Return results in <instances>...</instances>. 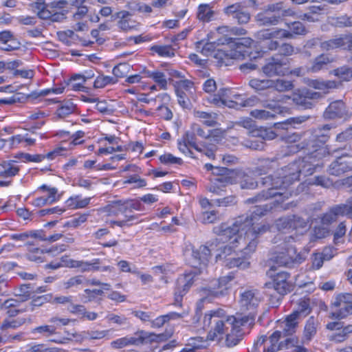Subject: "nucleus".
I'll list each match as a JSON object with an SVG mask.
<instances>
[{
  "label": "nucleus",
  "instance_id": "obj_61",
  "mask_svg": "<svg viewBox=\"0 0 352 352\" xmlns=\"http://www.w3.org/2000/svg\"><path fill=\"white\" fill-rule=\"evenodd\" d=\"M83 280L84 278L82 276H76L70 278L67 281L65 282L64 287L65 289H69L82 284Z\"/></svg>",
  "mask_w": 352,
  "mask_h": 352
},
{
  "label": "nucleus",
  "instance_id": "obj_10",
  "mask_svg": "<svg viewBox=\"0 0 352 352\" xmlns=\"http://www.w3.org/2000/svg\"><path fill=\"white\" fill-rule=\"evenodd\" d=\"M351 116L345 104L341 100H336L329 104L324 112V117L327 119L346 120Z\"/></svg>",
  "mask_w": 352,
  "mask_h": 352
},
{
  "label": "nucleus",
  "instance_id": "obj_59",
  "mask_svg": "<svg viewBox=\"0 0 352 352\" xmlns=\"http://www.w3.org/2000/svg\"><path fill=\"white\" fill-rule=\"evenodd\" d=\"M334 25L339 28L351 27L352 18L347 16H342L335 19Z\"/></svg>",
  "mask_w": 352,
  "mask_h": 352
},
{
  "label": "nucleus",
  "instance_id": "obj_60",
  "mask_svg": "<svg viewBox=\"0 0 352 352\" xmlns=\"http://www.w3.org/2000/svg\"><path fill=\"white\" fill-rule=\"evenodd\" d=\"M237 246H233L232 244H228L221 248V252L217 255V258L219 260H224L228 256H230L232 252V249Z\"/></svg>",
  "mask_w": 352,
  "mask_h": 352
},
{
  "label": "nucleus",
  "instance_id": "obj_1",
  "mask_svg": "<svg viewBox=\"0 0 352 352\" xmlns=\"http://www.w3.org/2000/svg\"><path fill=\"white\" fill-rule=\"evenodd\" d=\"M252 216L238 217L231 226L221 224L213 228V232L219 236L218 240L223 243H229L233 246H243L244 254L254 252L257 246L258 235L270 230V226L264 224L254 226Z\"/></svg>",
  "mask_w": 352,
  "mask_h": 352
},
{
  "label": "nucleus",
  "instance_id": "obj_15",
  "mask_svg": "<svg viewBox=\"0 0 352 352\" xmlns=\"http://www.w3.org/2000/svg\"><path fill=\"white\" fill-rule=\"evenodd\" d=\"M241 95H234L233 98L234 100H233L223 97L221 98L219 94H217L212 97L211 102L217 105H219V103H221L222 104L228 106L231 108H237L239 106H250L256 100V98H251L243 101L241 100Z\"/></svg>",
  "mask_w": 352,
  "mask_h": 352
},
{
  "label": "nucleus",
  "instance_id": "obj_26",
  "mask_svg": "<svg viewBox=\"0 0 352 352\" xmlns=\"http://www.w3.org/2000/svg\"><path fill=\"white\" fill-rule=\"evenodd\" d=\"M272 80L269 78H252L249 81V85L256 92L261 94L264 91H272Z\"/></svg>",
  "mask_w": 352,
  "mask_h": 352
},
{
  "label": "nucleus",
  "instance_id": "obj_2",
  "mask_svg": "<svg viewBox=\"0 0 352 352\" xmlns=\"http://www.w3.org/2000/svg\"><path fill=\"white\" fill-rule=\"evenodd\" d=\"M294 164L285 167L284 174L282 177H277L275 179L272 175L261 178L260 184L261 186L267 187V191H262L253 198L248 199L246 202L248 204H254L257 201L267 199L270 197H280L283 199H277V202L283 201L285 199H288L291 196V193L288 192L277 191L282 190L289 186L293 182L299 179L300 171L296 170L295 172H288V170H294Z\"/></svg>",
  "mask_w": 352,
  "mask_h": 352
},
{
  "label": "nucleus",
  "instance_id": "obj_41",
  "mask_svg": "<svg viewBox=\"0 0 352 352\" xmlns=\"http://www.w3.org/2000/svg\"><path fill=\"white\" fill-rule=\"evenodd\" d=\"M351 333H352V325H347L344 328L342 327V330L339 333L331 335L330 340L336 342H341L345 340Z\"/></svg>",
  "mask_w": 352,
  "mask_h": 352
},
{
  "label": "nucleus",
  "instance_id": "obj_4",
  "mask_svg": "<svg viewBox=\"0 0 352 352\" xmlns=\"http://www.w3.org/2000/svg\"><path fill=\"white\" fill-rule=\"evenodd\" d=\"M300 289H297L294 294L293 300H296L297 308L288 316L285 320L280 322V327L282 330H277L275 332H280V338L292 336L296 332L298 320L301 318H305L307 315L308 298L305 294L302 298H297L298 296L302 294Z\"/></svg>",
  "mask_w": 352,
  "mask_h": 352
},
{
  "label": "nucleus",
  "instance_id": "obj_46",
  "mask_svg": "<svg viewBox=\"0 0 352 352\" xmlns=\"http://www.w3.org/2000/svg\"><path fill=\"white\" fill-rule=\"evenodd\" d=\"M334 74L341 80L349 81L352 79V69L346 67H342L335 69Z\"/></svg>",
  "mask_w": 352,
  "mask_h": 352
},
{
  "label": "nucleus",
  "instance_id": "obj_56",
  "mask_svg": "<svg viewBox=\"0 0 352 352\" xmlns=\"http://www.w3.org/2000/svg\"><path fill=\"white\" fill-rule=\"evenodd\" d=\"M160 160L162 163L165 164H182L183 161L179 157H176L170 153H166L160 157Z\"/></svg>",
  "mask_w": 352,
  "mask_h": 352
},
{
  "label": "nucleus",
  "instance_id": "obj_37",
  "mask_svg": "<svg viewBox=\"0 0 352 352\" xmlns=\"http://www.w3.org/2000/svg\"><path fill=\"white\" fill-rule=\"evenodd\" d=\"M344 46L342 36L320 43L323 50H331Z\"/></svg>",
  "mask_w": 352,
  "mask_h": 352
},
{
  "label": "nucleus",
  "instance_id": "obj_20",
  "mask_svg": "<svg viewBox=\"0 0 352 352\" xmlns=\"http://www.w3.org/2000/svg\"><path fill=\"white\" fill-rule=\"evenodd\" d=\"M346 209V205L340 204L333 206L329 211L324 214L321 218V223L325 226H328L331 223L336 221L339 215H344Z\"/></svg>",
  "mask_w": 352,
  "mask_h": 352
},
{
  "label": "nucleus",
  "instance_id": "obj_33",
  "mask_svg": "<svg viewBox=\"0 0 352 352\" xmlns=\"http://www.w3.org/2000/svg\"><path fill=\"white\" fill-rule=\"evenodd\" d=\"M293 87L294 85L291 81L283 79L272 80V91L283 92L292 90Z\"/></svg>",
  "mask_w": 352,
  "mask_h": 352
},
{
  "label": "nucleus",
  "instance_id": "obj_57",
  "mask_svg": "<svg viewBox=\"0 0 352 352\" xmlns=\"http://www.w3.org/2000/svg\"><path fill=\"white\" fill-rule=\"evenodd\" d=\"M124 184H134L135 188H142L146 185V181L137 175L129 177V178L124 182Z\"/></svg>",
  "mask_w": 352,
  "mask_h": 352
},
{
  "label": "nucleus",
  "instance_id": "obj_48",
  "mask_svg": "<svg viewBox=\"0 0 352 352\" xmlns=\"http://www.w3.org/2000/svg\"><path fill=\"white\" fill-rule=\"evenodd\" d=\"M140 335L137 339H141L140 344L148 342H158L164 337L162 334L149 333L144 331H141Z\"/></svg>",
  "mask_w": 352,
  "mask_h": 352
},
{
  "label": "nucleus",
  "instance_id": "obj_49",
  "mask_svg": "<svg viewBox=\"0 0 352 352\" xmlns=\"http://www.w3.org/2000/svg\"><path fill=\"white\" fill-rule=\"evenodd\" d=\"M214 57L217 60V63L220 66L223 65H228L229 60L231 59L229 56V51L221 50H218Z\"/></svg>",
  "mask_w": 352,
  "mask_h": 352
},
{
  "label": "nucleus",
  "instance_id": "obj_44",
  "mask_svg": "<svg viewBox=\"0 0 352 352\" xmlns=\"http://www.w3.org/2000/svg\"><path fill=\"white\" fill-rule=\"evenodd\" d=\"M182 138L184 140V141L188 142L190 147L194 148L198 151H204L201 147L196 143V135L192 129L186 131Z\"/></svg>",
  "mask_w": 352,
  "mask_h": 352
},
{
  "label": "nucleus",
  "instance_id": "obj_19",
  "mask_svg": "<svg viewBox=\"0 0 352 352\" xmlns=\"http://www.w3.org/2000/svg\"><path fill=\"white\" fill-rule=\"evenodd\" d=\"M283 65L280 60L272 58L262 67V71L268 77L284 75L285 71Z\"/></svg>",
  "mask_w": 352,
  "mask_h": 352
},
{
  "label": "nucleus",
  "instance_id": "obj_28",
  "mask_svg": "<svg viewBox=\"0 0 352 352\" xmlns=\"http://www.w3.org/2000/svg\"><path fill=\"white\" fill-rule=\"evenodd\" d=\"M332 305L334 307L338 308V310L331 313V318L336 319H342L346 318L347 316L352 314V303H338L333 302Z\"/></svg>",
  "mask_w": 352,
  "mask_h": 352
},
{
  "label": "nucleus",
  "instance_id": "obj_50",
  "mask_svg": "<svg viewBox=\"0 0 352 352\" xmlns=\"http://www.w3.org/2000/svg\"><path fill=\"white\" fill-rule=\"evenodd\" d=\"M56 327L55 325H43L33 329L34 333H41L45 336H50L55 334Z\"/></svg>",
  "mask_w": 352,
  "mask_h": 352
},
{
  "label": "nucleus",
  "instance_id": "obj_38",
  "mask_svg": "<svg viewBox=\"0 0 352 352\" xmlns=\"http://www.w3.org/2000/svg\"><path fill=\"white\" fill-rule=\"evenodd\" d=\"M239 176L240 177L239 183L241 188L254 189L258 186V182L244 173H240Z\"/></svg>",
  "mask_w": 352,
  "mask_h": 352
},
{
  "label": "nucleus",
  "instance_id": "obj_3",
  "mask_svg": "<svg viewBox=\"0 0 352 352\" xmlns=\"http://www.w3.org/2000/svg\"><path fill=\"white\" fill-rule=\"evenodd\" d=\"M238 318L231 316L226 317V311L222 309L211 310L205 314L204 323V326H210L207 340L212 341H219L223 336L229 331L232 325Z\"/></svg>",
  "mask_w": 352,
  "mask_h": 352
},
{
  "label": "nucleus",
  "instance_id": "obj_17",
  "mask_svg": "<svg viewBox=\"0 0 352 352\" xmlns=\"http://www.w3.org/2000/svg\"><path fill=\"white\" fill-rule=\"evenodd\" d=\"M289 274L287 272H280L274 278V288L281 295H285L292 289V284L289 281Z\"/></svg>",
  "mask_w": 352,
  "mask_h": 352
},
{
  "label": "nucleus",
  "instance_id": "obj_54",
  "mask_svg": "<svg viewBox=\"0 0 352 352\" xmlns=\"http://www.w3.org/2000/svg\"><path fill=\"white\" fill-rule=\"evenodd\" d=\"M50 295H43L33 298L30 302L31 310L33 311L36 307H41L51 299Z\"/></svg>",
  "mask_w": 352,
  "mask_h": 352
},
{
  "label": "nucleus",
  "instance_id": "obj_31",
  "mask_svg": "<svg viewBox=\"0 0 352 352\" xmlns=\"http://www.w3.org/2000/svg\"><path fill=\"white\" fill-rule=\"evenodd\" d=\"M332 61L333 59L331 58L329 55L321 54L316 58L310 69L314 72H318Z\"/></svg>",
  "mask_w": 352,
  "mask_h": 352
},
{
  "label": "nucleus",
  "instance_id": "obj_22",
  "mask_svg": "<svg viewBox=\"0 0 352 352\" xmlns=\"http://www.w3.org/2000/svg\"><path fill=\"white\" fill-rule=\"evenodd\" d=\"M62 261L65 263L64 265L65 267L79 268L81 272L97 270L99 269V267L97 265L98 264V259H96V262L94 263H88L82 261H75L72 259L65 261L63 257Z\"/></svg>",
  "mask_w": 352,
  "mask_h": 352
},
{
  "label": "nucleus",
  "instance_id": "obj_30",
  "mask_svg": "<svg viewBox=\"0 0 352 352\" xmlns=\"http://www.w3.org/2000/svg\"><path fill=\"white\" fill-rule=\"evenodd\" d=\"M141 339L134 337H124L111 342V346L114 349H122L129 345H138Z\"/></svg>",
  "mask_w": 352,
  "mask_h": 352
},
{
  "label": "nucleus",
  "instance_id": "obj_63",
  "mask_svg": "<svg viewBox=\"0 0 352 352\" xmlns=\"http://www.w3.org/2000/svg\"><path fill=\"white\" fill-rule=\"evenodd\" d=\"M294 51V47L289 43H283L278 47V54L282 56H291Z\"/></svg>",
  "mask_w": 352,
  "mask_h": 352
},
{
  "label": "nucleus",
  "instance_id": "obj_12",
  "mask_svg": "<svg viewBox=\"0 0 352 352\" xmlns=\"http://www.w3.org/2000/svg\"><path fill=\"white\" fill-rule=\"evenodd\" d=\"M260 296L258 291L247 289L241 293L239 303L242 310H254L260 302Z\"/></svg>",
  "mask_w": 352,
  "mask_h": 352
},
{
  "label": "nucleus",
  "instance_id": "obj_52",
  "mask_svg": "<svg viewBox=\"0 0 352 352\" xmlns=\"http://www.w3.org/2000/svg\"><path fill=\"white\" fill-rule=\"evenodd\" d=\"M106 318L109 322L116 324L119 326L128 324V319L124 316H119L114 314H108Z\"/></svg>",
  "mask_w": 352,
  "mask_h": 352
},
{
  "label": "nucleus",
  "instance_id": "obj_53",
  "mask_svg": "<svg viewBox=\"0 0 352 352\" xmlns=\"http://www.w3.org/2000/svg\"><path fill=\"white\" fill-rule=\"evenodd\" d=\"M330 184V182L324 176H314L309 177V186L316 185L320 186L324 188H327Z\"/></svg>",
  "mask_w": 352,
  "mask_h": 352
},
{
  "label": "nucleus",
  "instance_id": "obj_29",
  "mask_svg": "<svg viewBox=\"0 0 352 352\" xmlns=\"http://www.w3.org/2000/svg\"><path fill=\"white\" fill-rule=\"evenodd\" d=\"M64 149L62 148H57L54 149L53 151L49 152L46 155H30L28 153L24 154V158L25 160L28 162H40L45 157L49 159H53L55 156L60 154Z\"/></svg>",
  "mask_w": 352,
  "mask_h": 352
},
{
  "label": "nucleus",
  "instance_id": "obj_62",
  "mask_svg": "<svg viewBox=\"0 0 352 352\" xmlns=\"http://www.w3.org/2000/svg\"><path fill=\"white\" fill-rule=\"evenodd\" d=\"M236 203V197L234 196H228L223 199H218L215 200V204L218 206L226 207L228 206L234 205Z\"/></svg>",
  "mask_w": 352,
  "mask_h": 352
},
{
  "label": "nucleus",
  "instance_id": "obj_47",
  "mask_svg": "<svg viewBox=\"0 0 352 352\" xmlns=\"http://www.w3.org/2000/svg\"><path fill=\"white\" fill-rule=\"evenodd\" d=\"M76 106L73 102L67 101L60 107L57 109V115L60 118H64L65 116L71 114L74 111Z\"/></svg>",
  "mask_w": 352,
  "mask_h": 352
},
{
  "label": "nucleus",
  "instance_id": "obj_5",
  "mask_svg": "<svg viewBox=\"0 0 352 352\" xmlns=\"http://www.w3.org/2000/svg\"><path fill=\"white\" fill-rule=\"evenodd\" d=\"M330 129L329 125L326 124L322 128L319 127L314 130L311 133L314 149L312 151H309V172L323 166L322 158L326 153V148L323 145L328 140V132Z\"/></svg>",
  "mask_w": 352,
  "mask_h": 352
},
{
  "label": "nucleus",
  "instance_id": "obj_55",
  "mask_svg": "<svg viewBox=\"0 0 352 352\" xmlns=\"http://www.w3.org/2000/svg\"><path fill=\"white\" fill-rule=\"evenodd\" d=\"M329 233L328 227L323 224L318 226H314L312 234V237L314 239H322L324 238Z\"/></svg>",
  "mask_w": 352,
  "mask_h": 352
},
{
  "label": "nucleus",
  "instance_id": "obj_25",
  "mask_svg": "<svg viewBox=\"0 0 352 352\" xmlns=\"http://www.w3.org/2000/svg\"><path fill=\"white\" fill-rule=\"evenodd\" d=\"M105 211L109 216H118L120 214H126L128 212H131L129 201L122 202L118 201L105 208Z\"/></svg>",
  "mask_w": 352,
  "mask_h": 352
},
{
  "label": "nucleus",
  "instance_id": "obj_11",
  "mask_svg": "<svg viewBox=\"0 0 352 352\" xmlns=\"http://www.w3.org/2000/svg\"><path fill=\"white\" fill-rule=\"evenodd\" d=\"M352 170V155L344 154L337 157L329 166L331 175L340 176Z\"/></svg>",
  "mask_w": 352,
  "mask_h": 352
},
{
  "label": "nucleus",
  "instance_id": "obj_14",
  "mask_svg": "<svg viewBox=\"0 0 352 352\" xmlns=\"http://www.w3.org/2000/svg\"><path fill=\"white\" fill-rule=\"evenodd\" d=\"M280 338V332H274L269 338L270 346L263 347V352H277L280 350L288 349L289 346H294L296 342L295 337H289L278 343Z\"/></svg>",
  "mask_w": 352,
  "mask_h": 352
},
{
  "label": "nucleus",
  "instance_id": "obj_35",
  "mask_svg": "<svg viewBox=\"0 0 352 352\" xmlns=\"http://www.w3.org/2000/svg\"><path fill=\"white\" fill-rule=\"evenodd\" d=\"M214 15V11L206 4L200 5L198 8L197 18L204 22L209 21Z\"/></svg>",
  "mask_w": 352,
  "mask_h": 352
},
{
  "label": "nucleus",
  "instance_id": "obj_9",
  "mask_svg": "<svg viewBox=\"0 0 352 352\" xmlns=\"http://www.w3.org/2000/svg\"><path fill=\"white\" fill-rule=\"evenodd\" d=\"M254 324L252 316L238 317L234 325L230 328L226 335L225 344L228 347L236 346L243 338L244 331L243 327L250 329Z\"/></svg>",
  "mask_w": 352,
  "mask_h": 352
},
{
  "label": "nucleus",
  "instance_id": "obj_45",
  "mask_svg": "<svg viewBox=\"0 0 352 352\" xmlns=\"http://www.w3.org/2000/svg\"><path fill=\"white\" fill-rule=\"evenodd\" d=\"M24 322L25 319L23 318L6 319L3 322L0 329L3 331L8 329H16L21 326Z\"/></svg>",
  "mask_w": 352,
  "mask_h": 352
},
{
  "label": "nucleus",
  "instance_id": "obj_7",
  "mask_svg": "<svg viewBox=\"0 0 352 352\" xmlns=\"http://www.w3.org/2000/svg\"><path fill=\"white\" fill-rule=\"evenodd\" d=\"M270 259L279 266H288L294 261L305 260V257L300 254H297L296 248L283 241L275 248Z\"/></svg>",
  "mask_w": 352,
  "mask_h": 352
},
{
  "label": "nucleus",
  "instance_id": "obj_64",
  "mask_svg": "<svg viewBox=\"0 0 352 352\" xmlns=\"http://www.w3.org/2000/svg\"><path fill=\"white\" fill-rule=\"evenodd\" d=\"M333 302L338 303H345V304H351L352 303V294L350 293H342L338 294L335 300Z\"/></svg>",
  "mask_w": 352,
  "mask_h": 352
},
{
  "label": "nucleus",
  "instance_id": "obj_8",
  "mask_svg": "<svg viewBox=\"0 0 352 352\" xmlns=\"http://www.w3.org/2000/svg\"><path fill=\"white\" fill-rule=\"evenodd\" d=\"M231 280L230 276L221 277L218 280H213L208 287L203 288L201 289L202 297L197 305V314H201L204 300L227 295L228 287L226 285Z\"/></svg>",
  "mask_w": 352,
  "mask_h": 352
},
{
  "label": "nucleus",
  "instance_id": "obj_36",
  "mask_svg": "<svg viewBox=\"0 0 352 352\" xmlns=\"http://www.w3.org/2000/svg\"><path fill=\"white\" fill-rule=\"evenodd\" d=\"M294 218L291 216L283 217L275 221V226L279 231H285L292 228L294 226Z\"/></svg>",
  "mask_w": 352,
  "mask_h": 352
},
{
  "label": "nucleus",
  "instance_id": "obj_51",
  "mask_svg": "<svg viewBox=\"0 0 352 352\" xmlns=\"http://www.w3.org/2000/svg\"><path fill=\"white\" fill-rule=\"evenodd\" d=\"M102 289H86L84 291V294L82 295L83 298L85 299V302H91L93 301L98 296H102L103 294Z\"/></svg>",
  "mask_w": 352,
  "mask_h": 352
},
{
  "label": "nucleus",
  "instance_id": "obj_6",
  "mask_svg": "<svg viewBox=\"0 0 352 352\" xmlns=\"http://www.w3.org/2000/svg\"><path fill=\"white\" fill-rule=\"evenodd\" d=\"M210 256V250L206 245H201L199 248L192 250V256L195 260L194 269L185 275L186 284L184 285V290H187L192 285L195 277L206 270Z\"/></svg>",
  "mask_w": 352,
  "mask_h": 352
},
{
  "label": "nucleus",
  "instance_id": "obj_16",
  "mask_svg": "<svg viewBox=\"0 0 352 352\" xmlns=\"http://www.w3.org/2000/svg\"><path fill=\"white\" fill-rule=\"evenodd\" d=\"M112 19L117 21L118 28L124 32L135 29L138 25L136 21L132 20L131 14L126 10L116 12L112 15Z\"/></svg>",
  "mask_w": 352,
  "mask_h": 352
},
{
  "label": "nucleus",
  "instance_id": "obj_34",
  "mask_svg": "<svg viewBox=\"0 0 352 352\" xmlns=\"http://www.w3.org/2000/svg\"><path fill=\"white\" fill-rule=\"evenodd\" d=\"M223 265L228 267L229 268H232L234 267H240L242 269H245L248 267L249 263L241 258L236 257H228L226 259L223 260Z\"/></svg>",
  "mask_w": 352,
  "mask_h": 352
},
{
  "label": "nucleus",
  "instance_id": "obj_21",
  "mask_svg": "<svg viewBox=\"0 0 352 352\" xmlns=\"http://www.w3.org/2000/svg\"><path fill=\"white\" fill-rule=\"evenodd\" d=\"M20 170V166L14 160H6L0 163V177L3 178L12 177Z\"/></svg>",
  "mask_w": 352,
  "mask_h": 352
},
{
  "label": "nucleus",
  "instance_id": "obj_24",
  "mask_svg": "<svg viewBox=\"0 0 352 352\" xmlns=\"http://www.w3.org/2000/svg\"><path fill=\"white\" fill-rule=\"evenodd\" d=\"M258 162V165L255 168L254 172L259 175L267 174L270 171L276 169L279 166L276 157L261 159Z\"/></svg>",
  "mask_w": 352,
  "mask_h": 352
},
{
  "label": "nucleus",
  "instance_id": "obj_32",
  "mask_svg": "<svg viewBox=\"0 0 352 352\" xmlns=\"http://www.w3.org/2000/svg\"><path fill=\"white\" fill-rule=\"evenodd\" d=\"M228 51L231 59H243L250 54L249 50H244V47L239 45L236 42L233 44V47Z\"/></svg>",
  "mask_w": 352,
  "mask_h": 352
},
{
  "label": "nucleus",
  "instance_id": "obj_23",
  "mask_svg": "<svg viewBox=\"0 0 352 352\" xmlns=\"http://www.w3.org/2000/svg\"><path fill=\"white\" fill-rule=\"evenodd\" d=\"M254 19L259 26L276 25L280 22L278 15L267 12L265 10L258 12L254 16Z\"/></svg>",
  "mask_w": 352,
  "mask_h": 352
},
{
  "label": "nucleus",
  "instance_id": "obj_40",
  "mask_svg": "<svg viewBox=\"0 0 352 352\" xmlns=\"http://www.w3.org/2000/svg\"><path fill=\"white\" fill-rule=\"evenodd\" d=\"M148 77L151 78L154 81L159 85L161 89H166L167 88V80L164 73L160 72H146Z\"/></svg>",
  "mask_w": 352,
  "mask_h": 352
},
{
  "label": "nucleus",
  "instance_id": "obj_18",
  "mask_svg": "<svg viewBox=\"0 0 352 352\" xmlns=\"http://www.w3.org/2000/svg\"><path fill=\"white\" fill-rule=\"evenodd\" d=\"M293 35L291 32L283 30V29H276V30H263L258 31L256 34V37L258 40H271L272 38H291Z\"/></svg>",
  "mask_w": 352,
  "mask_h": 352
},
{
  "label": "nucleus",
  "instance_id": "obj_43",
  "mask_svg": "<svg viewBox=\"0 0 352 352\" xmlns=\"http://www.w3.org/2000/svg\"><path fill=\"white\" fill-rule=\"evenodd\" d=\"M197 52H201L205 56H208L210 53L214 50L215 45L213 43H204V41H197L195 44Z\"/></svg>",
  "mask_w": 352,
  "mask_h": 352
},
{
  "label": "nucleus",
  "instance_id": "obj_39",
  "mask_svg": "<svg viewBox=\"0 0 352 352\" xmlns=\"http://www.w3.org/2000/svg\"><path fill=\"white\" fill-rule=\"evenodd\" d=\"M117 82L118 80L113 76L100 75L96 78L94 87L96 89L103 88L108 85L115 84Z\"/></svg>",
  "mask_w": 352,
  "mask_h": 352
},
{
  "label": "nucleus",
  "instance_id": "obj_58",
  "mask_svg": "<svg viewBox=\"0 0 352 352\" xmlns=\"http://www.w3.org/2000/svg\"><path fill=\"white\" fill-rule=\"evenodd\" d=\"M307 91H298L294 94L293 100L297 104L305 106L307 103Z\"/></svg>",
  "mask_w": 352,
  "mask_h": 352
},
{
  "label": "nucleus",
  "instance_id": "obj_42",
  "mask_svg": "<svg viewBox=\"0 0 352 352\" xmlns=\"http://www.w3.org/2000/svg\"><path fill=\"white\" fill-rule=\"evenodd\" d=\"M151 50L161 56L172 57L175 56L174 49L170 45H154Z\"/></svg>",
  "mask_w": 352,
  "mask_h": 352
},
{
  "label": "nucleus",
  "instance_id": "obj_13",
  "mask_svg": "<svg viewBox=\"0 0 352 352\" xmlns=\"http://www.w3.org/2000/svg\"><path fill=\"white\" fill-rule=\"evenodd\" d=\"M223 12L227 16L236 19L239 24H246L250 20V14L239 3L224 8Z\"/></svg>",
  "mask_w": 352,
  "mask_h": 352
},
{
  "label": "nucleus",
  "instance_id": "obj_27",
  "mask_svg": "<svg viewBox=\"0 0 352 352\" xmlns=\"http://www.w3.org/2000/svg\"><path fill=\"white\" fill-rule=\"evenodd\" d=\"M194 116L208 126H214L217 123V114L214 112L194 111Z\"/></svg>",
  "mask_w": 352,
  "mask_h": 352
}]
</instances>
